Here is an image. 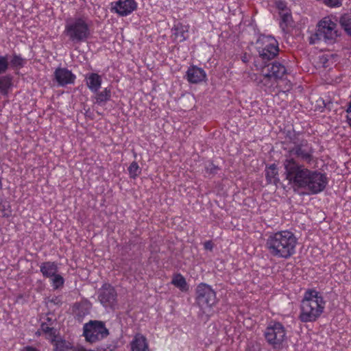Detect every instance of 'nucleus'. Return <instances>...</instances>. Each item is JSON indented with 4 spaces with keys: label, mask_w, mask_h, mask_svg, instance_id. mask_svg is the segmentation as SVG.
Instances as JSON below:
<instances>
[{
    "label": "nucleus",
    "mask_w": 351,
    "mask_h": 351,
    "mask_svg": "<svg viewBox=\"0 0 351 351\" xmlns=\"http://www.w3.org/2000/svg\"><path fill=\"white\" fill-rule=\"evenodd\" d=\"M346 122L348 126L351 128V101L348 103L347 108L346 109Z\"/></svg>",
    "instance_id": "obj_34"
},
{
    "label": "nucleus",
    "mask_w": 351,
    "mask_h": 351,
    "mask_svg": "<svg viewBox=\"0 0 351 351\" xmlns=\"http://www.w3.org/2000/svg\"><path fill=\"white\" fill-rule=\"evenodd\" d=\"M75 351H95L92 349L86 348V347L82 346V345H77L76 348L75 349Z\"/></svg>",
    "instance_id": "obj_39"
},
{
    "label": "nucleus",
    "mask_w": 351,
    "mask_h": 351,
    "mask_svg": "<svg viewBox=\"0 0 351 351\" xmlns=\"http://www.w3.org/2000/svg\"><path fill=\"white\" fill-rule=\"evenodd\" d=\"M49 282L53 290H58L63 287L65 280L59 273H57L52 277H49Z\"/></svg>",
    "instance_id": "obj_26"
},
{
    "label": "nucleus",
    "mask_w": 351,
    "mask_h": 351,
    "mask_svg": "<svg viewBox=\"0 0 351 351\" xmlns=\"http://www.w3.org/2000/svg\"><path fill=\"white\" fill-rule=\"evenodd\" d=\"M128 171L130 178L132 179H136L141 173V169L135 161L130 165Z\"/></svg>",
    "instance_id": "obj_28"
},
{
    "label": "nucleus",
    "mask_w": 351,
    "mask_h": 351,
    "mask_svg": "<svg viewBox=\"0 0 351 351\" xmlns=\"http://www.w3.org/2000/svg\"><path fill=\"white\" fill-rule=\"evenodd\" d=\"M3 189V178L0 176V191Z\"/></svg>",
    "instance_id": "obj_41"
},
{
    "label": "nucleus",
    "mask_w": 351,
    "mask_h": 351,
    "mask_svg": "<svg viewBox=\"0 0 351 351\" xmlns=\"http://www.w3.org/2000/svg\"><path fill=\"white\" fill-rule=\"evenodd\" d=\"M287 71L285 66L279 62H274L265 66L257 80L258 85L267 93H272L276 90L279 93H287L291 89V83L287 81L283 88L279 85L280 81H283Z\"/></svg>",
    "instance_id": "obj_3"
},
{
    "label": "nucleus",
    "mask_w": 351,
    "mask_h": 351,
    "mask_svg": "<svg viewBox=\"0 0 351 351\" xmlns=\"http://www.w3.org/2000/svg\"><path fill=\"white\" fill-rule=\"evenodd\" d=\"M21 351H39V350L37 348H36L27 346L24 347L21 350Z\"/></svg>",
    "instance_id": "obj_40"
},
{
    "label": "nucleus",
    "mask_w": 351,
    "mask_h": 351,
    "mask_svg": "<svg viewBox=\"0 0 351 351\" xmlns=\"http://www.w3.org/2000/svg\"><path fill=\"white\" fill-rule=\"evenodd\" d=\"M195 301L201 312L210 317L213 313V306L218 302L217 293L210 285L201 282L195 288Z\"/></svg>",
    "instance_id": "obj_7"
},
{
    "label": "nucleus",
    "mask_w": 351,
    "mask_h": 351,
    "mask_svg": "<svg viewBox=\"0 0 351 351\" xmlns=\"http://www.w3.org/2000/svg\"><path fill=\"white\" fill-rule=\"evenodd\" d=\"M26 61L21 55L13 54L10 60V66L13 69H20L23 67Z\"/></svg>",
    "instance_id": "obj_27"
},
{
    "label": "nucleus",
    "mask_w": 351,
    "mask_h": 351,
    "mask_svg": "<svg viewBox=\"0 0 351 351\" xmlns=\"http://www.w3.org/2000/svg\"><path fill=\"white\" fill-rule=\"evenodd\" d=\"M204 247L205 250L212 251L214 247V245L212 241H207L204 243Z\"/></svg>",
    "instance_id": "obj_37"
},
{
    "label": "nucleus",
    "mask_w": 351,
    "mask_h": 351,
    "mask_svg": "<svg viewBox=\"0 0 351 351\" xmlns=\"http://www.w3.org/2000/svg\"><path fill=\"white\" fill-rule=\"evenodd\" d=\"M293 146L288 150V154L285 156V159L287 158H293L295 156L300 160L311 164L316 161L314 156V149L312 145L308 143V141L304 138H293Z\"/></svg>",
    "instance_id": "obj_9"
},
{
    "label": "nucleus",
    "mask_w": 351,
    "mask_h": 351,
    "mask_svg": "<svg viewBox=\"0 0 351 351\" xmlns=\"http://www.w3.org/2000/svg\"><path fill=\"white\" fill-rule=\"evenodd\" d=\"M12 76L10 74L0 75V94L8 97L12 88Z\"/></svg>",
    "instance_id": "obj_20"
},
{
    "label": "nucleus",
    "mask_w": 351,
    "mask_h": 351,
    "mask_svg": "<svg viewBox=\"0 0 351 351\" xmlns=\"http://www.w3.org/2000/svg\"><path fill=\"white\" fill-rule=\"evenodd\" d=\"M324 3L330 8H337L342 5L343 0H323Z\"/></svg>",
    "instance_id": "obj_32"
},
{
    "label": "nucleus",
    "mask_w": 351,
    "mask_h": 351,
    "mask_svg": "<svg viewBox=\"0 0 351 351\" xmlns=\"http://www.w3.org/2000/svg\"><path fill=\"white\" fill-rule=\"evenodd\" d=\"M263 336L273 349L280 350L287 340V329L280 322L271 321L265 328Z\"/></svg>",
    "instance_id": "obj_8"
},
{
    "label": "nucleus",
    "mask_w": 351,
    "mask_h": 351,
    "mask_svg": "<svg viewBox=\"0 0 351 351\" xmlns=\"http://www.w3.org/2000/svg\"><path fill=\"white\" fill-rule=\"evenodd\" d=\"M137 8L136 0H117L111 3L110 10L120 16H127L136 10Z\"/></svg>",
    "instance_id": "obj_12"
},
{
    "label": "nucleus",
    "mask_w": 351,
    "mask_h": 351,
    "mask_svg": "<svg viewBox=\"0 0 351 351\" xmlns=\"http://www.w3.org/2000/svg\"><path fill=\"white\" fill-rule=\"evenodd\" d=\"M75 346H71L65 341H58L56 344L55 351H75Z\"/></svg>",
    "instance_id": "obj_29"
},
{
    "label": "nucleus",
    "mask_w": 351,
    "mask_h": 351,
    "mask_svg": "<svg viewBox=\"0 0 351 351\" xmlns=\"http://www.w3.org/2000/svg\"><path fill=\"white\" fill-rule=\"evenodd\" d=\"M219 169V167L212 162H209L205 165V171L209 175H215Z\"/></svg>",
    "instance_id": "obj_31"
},
{
    "label": "nucleus",
    "mask_w": 351,
    "mask_h": 351,
    "mask_svg": "<svg viewBox=\"0 0 351 351\" xmlns=\"http://www.w3.org/2000/svg\"><path fill=\"white\" fill-rule=\"evenodd\" d=\"M276 8L280 12H285L286 11H289L290 10L288 9L287 7V3L285 1H278L276 2Z\"/></svg>",
    "instance_id": "obj_35"
},
{
    "label": "nucleus",
    "mask_w": 351,
    "mask_h": 351,
    "mask_svg": "<svg viewBox=\"0 0 351 351\" xmlns=\"http://www.w3.org/2000/svg\"><path fill=\"white\" fill-rule=\"evenodd\" d=\"M9 65L8 56H0V75L8 71Z\"/></svg>",
    "instance_id": "obj_30"
},
{
    "label": "nucleus",
    "mask_w": 351,
    "mask_h": 351,
    "mask_svg": "<svg viewBox=\"0 0 351 351\" xmlns=\"http://www.w3.org/2000/svg\"><path fill=\"white\" fill-rule=\"evenodd\" d=\"M173 34L175 38L178 40L180 43L184 42L187 39V33L189 32V27L179 23L174 25Z\"/></svg>",
    "instance_id": "obj_23"
},
{
    "label": "nucleus",
    "mask_w": 351,
    "mask_h": 351,
    "mask_svg": "<svg viewBox=\"0 0 351 351\" xmlns=\"http://www.w3.org/2000/svg\"><path fill=\"white\" fill-rule=\"evenodd\" d=\"M245 351H260V348L258 346L250 343L247 345Z\"/></svg>",
    "instance_id": "obj_38"
},
{
    "label": "nucleus",
    "mask_w": 351,
    "mask_h": 351,
    "mask_svg": "<svg viewBox=\"0 0 351 351\" xmlns=\"http://www.w3.org/2000/svg\"><path fill=\"white\" fill-rule=\"evenodd\" d=\"M298 239L291 230H283L267 234L265 249L273 257L289 259L296 253Z\"/></svg>",
    "instance_id": "obj_2"
},
{
    "label": "nucleus",
    "mask_w": 351,
    "mask_h": 351,
    "mask_svg": "<svg viewBox=\"0 0 351 351\" xmlns=\"http://www.w3.org/2000/svg\"><path fill=\"white\" fill-rule=\"evenodd\" d=\"M307 40L310 45H318L322 42L333 44L339 36L337 25L330 16L322 18L317 24L314 32L308 31Z\"/></svg>",
    "instance_id": "obj_6"
},
{
    "label": "nucleus",
    "mask_w": 351,
    "mask_h": 351,
    "mask_svg": "<svg viewBox=\"0 0 351 351\" xmlns=\"http://www.w3.org/2000/svg\"><path fill=\"white\" fill-rule=\"evenodd\" d=\"M54 77L60 86L68 84H73L76 80V75L66 68H57L54 71Z\"/></svg>",
    "instance_id": "obj_14"
},
{
    "label": "nucleus",
    "mask_w": 351,
    "mask_h": 351,
    "mask_svg": "<svg viewBox=\"0 0 351 351\" xmlns=\"http://www.w3.org/2000/svg\"><path fill=\"white\" fill-rule=\"evenodd\" d=\"M117 291L110 284L104 283L99 289L98 299L104 306H112L117 302Z\"/></svg>",
    "instance_id": "obj_13"
},
{
    "label": "nucleus",
    "mask_w": 351,
    "mask_h": 351,
    "mask_svg": "<svg viewBox=\"0 0 351 351\" xmlns=\"http://www.w3.org/2000/svg\"><path fill=\"white\" fill-rule=\"evenodd\" d=\"M109 335V330L102 321L90 320L83 326L82 336L86 342L93 344L99 342Z\"/></svg>",
    "instance_id": "obj_10"
},
{
    "label": "nucleus",
    "mask_w": 351,
    "mask_h": 351,
    "mask_svg": "<svg viewBox=\"0 0 351 351\" xmlns=\"http://www.w3.org/2000/svg\"><path fill=\"white\" fill-rule=\"evenodd\" d=\"M186 79L191 84H199L206 80V71L197 66L192 65L189 67L186 71Z\"/></svg>",
    "instance_id": "obj_15"
},
{
    "label": "nucleus",
    "mask_w": 351,
    "mask_h": 351,
    "mask_svg": "<svg viewBox=\"0 0 351 351\" xmlns=\"http://www.w3.org/2000/svg\"><path fill=\"white\" fill-rule=\"evenodd\" d=\"M4 207V206H3ZM11 215V210L10 206H8V209L5 208L0 209V216L4 218H8Z\"/></svg>",
    "instance_id": "obj_36"
},
{
    "label": "nucleus",
    "mask_w": 351,
    "mask_h": 351,
    "mask_svg": "<svg viewBox=\"0 0 351 351\" xmlns=\"http://www.w3.org/2000/svg\"><path fill=\"white\" fill-rule=\"evenodd\" d=\"M339 23L345 33L351 38V12L342 14L339 17Z\"/></svg>",
    "instance_id": "obj_24"
},
{
    "label": "nucleus",
    "mask_w": 351,
    "mask_h": 351,
    "mask_svg": "<svg viewBox=\"0 0 351 351\" xmlns=\"http://www.w3.org/2000/svg\"><path fill=\"white\" fill-rule=\"evenodd\" d=\"M80 306H81V305H80V304H78V305L75 306V308H79Z\"/></svg>",
    "instance_id": "obj_42"
},
{
    "label": "nucleus",
    "mask_w": 351,
    "mask_h": 351,
    "mask_svg": "<svg viewBox=\"0 0 351 351\" xmlns=\"http://www.w3.org/2000/svg\"><path fill=\"white\" fill-rule=\"evenodd\" d=\"M265 177L268 183L276 184L278 181V169L276 164H271L265 170Z\"/></svg>",
    "instance_id": "obj_22"
},
{
    "label": "nucleus",
    "mask_w": 351,
    "mask_h": 351,
    "mask_svg": "<svg viewBox=\"0 0 351 351\" xmlns=\"http://www.w3.org/2000/svg\"><path fill=\"white\" fill-rule=\"evenodd\" d=\"M41 330L43 332L46 334H49L50 336H54L55 335V330L53 328L50 327L48 326V324L45 323H43L41 324Z\"/></svg>",
    "instance_id": "obj_33"
},
{
    "label": "nucleus",
    "mask_w": 351,
    "mask_h": 351,
    "mask_svg": "<svg viewBox=\"0 0 351 351\" xmlns=\"http://www.w3.org/2000/svg\"><path fill=\"white\" fill-rule=\"evenodd\" d=\"M131 351H150L147 338L142 334L137 333L130 342Z\"/></svg>",
    "instance_id": "obj_17"
},
{
    "label": "nucleus",
    "mask_w": 351,
    "mask_h": 351,
    "mask_svg": "<svg viewBox=\"0 0 351 351\" xmlns=\"http://www.w3.org/2000/svg\"><path fill=\"white\" fill-rule=\"evenodd\" d=\"M95 94L93 97L94 104L100 106H104L112 97V91L110 87H106L102 90L93 92Z\"/></svg>",
    "instance_id": "obj_19"
},
{
    "label": "nucleus",
    "mask_w": 351,
    "mask_h": 351,
    "mask_svg": "<svg viewBox=\"0 0 351 351\" xmlns=\"http://www.w3.org/2000/svg\"><path fill=\"white\" fill-rule=\"evenodd\" d=\"M325 306L322 293L315 289H306L301 301L300 320L304 323L316 321L324 313Z\"/></svg>",
    "instance_id": "obj_4"
},
{
    "label": "nucleus",
    "mask_w": 351,
    "mask_h": 351,
    "mask_svg": "<svg viewBox=\"0 0 351 351\" xmlns=\"http://www.w3.org/2000/svg\"><path fill=\"white\" fill-rule=\"evenodd\" d=\"M171 283L182 292L189 291V285L185 278L180 273L173 274Z\"/></svg>",
    "instance_id": "obj_21"
},
{
    "label": "nucleus",
    "mask_w": 351,
    "mask_h": 351,
    "mask_svg": "<svg viewBox=\"0 0 351 351\" xmlns=\"http://www.w3.org/2000/svg\"><path fill=\"white\" fill-rule=\"evenodd\" d=\"M59 267L58 263L55 261H45L40 265V271L45 278L52 277L58 273Z\"/></svg>",
    "instance_id": "obj_18"
},
{
    "label": "nucleus",
    "mask_w": 351,
    "mask_h": 351,
    "mask_svg": "<svg viewBox=\"0 0 351 351\" xmlns=\"http://www.w3.org/2000/svg\"><path fill=\"white\" fill-rule=\"evenodd\" d=\"M279 15L280 17V27L283 32H285L289 27L293 26V21L291 10L285 12H280Z\"/></svg>",
    "instance_id": "obj_25"
},
{
    "label": "nucleus",
    "mask_w": 351,
    "mask_h": 351,
    "mask_svg": "<svg viewBox=\"0 0 351 351\" xmlns=\"http://www.w3.org/2000/svg\"><path fill=\"white\" fill-rule=\"evenodd\" d=\"M256 48L259 56L263 60H269L274 58L278 53V43L274 37L263 36L258 38Z\"/></svg>",
    "instance_id": "obj_11"
},
{
    "label": "nucleus",
    "mask_w": 351,
    "mask_h": 351,
    "mask_svg": "<svg viewBox=\"0 0 351 351\" xmlns=\"http://www.w3.org/2000/svg\"><path fill=\"white\" fill-rule=\"evenodd\" d=\"M284 175L289 184L308 191L310 195H317L326 189L329 179L326 173L319 169H311L300 163L295 158L283 161Z\"/></svg>",
    "instance_id": "obj_1"
},
{
    "label": "nucleus",
    "mask_w": 351,
    "mask_h": 351,
    "mask_svg": "<svg viewBox=\"0 0 351 351\" xmlns=\"http://www.w3.org/2000/svg\"><path fill=\"white\" fill-rule=\"evenodd\" d=\"M84 81L91 93L97 92L102 84V77L97 73H88L84 75Z\"/></svg>",
    "instance_id": "obj_16"
},
{
    "label": "nucleus",
    "mask_w": 351,
    "mask_h": 351,
    "mask_svg": "<svg viewBox=\"0 0 351 351\" xmlns=\"http://www.w3.org/2000/svg\"><path fill=\"white\" fill-rule=\"evenodd\" d=\"M92 21L86 15H76L65 21L63 34L73 44L86 42L91 36Z\"/></svg>",
    "instance_id": "obj_5"
}]
</instances>
